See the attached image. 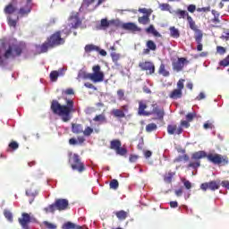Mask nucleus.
<instances>
[{"label": "nucleus", "instance_id": "1", "mask_svg": "<svg viewBox=\"0 0 229 229\" xmlns=\"http://www.w3.org/2000/svg\"><path fill=\"white\" fill-rule=\"evenodd\" d=\"M208 158L209 162L215 164V165H228L229 159L228 156H223L217 153H209L207 154L204 150H199L191 154V161L188 164V169H198L201 167V159Z\"/></svg>", "mask_w": 229, "mask_h": 229}, {"label": "nucleus", "instance_id": "2", "mask_svg": "<svg viewBox=\"0 0 229 229\" xmlns=\"http://www.w3.org/2000/svg\"><path fill=\"white\" fill-rule=\"evenodd\" d=\"M65 105L60 104L58 100L54 99L51 101L50 110L54 115L61 117L63 123H69L72 119V114L76 112L74 108V100L71 98H64Z\"/></svg>", "mask_w": 229, "mask_h": 229}, {"label": "nucleus", "instance_id": "3", "mask_svg": "<svg viewBox=\"0 0 229 229\" xmlns=\"http://www.w3.org/2000/svg\"><path fill=\"white\" fill-rule=\"evenodd\" d=\"M62 33H64V30H57L48 37L42 45L37 46L38 53H47L49 49H55V47L64 46L65 44V38H62Z\"/></svg>", "mask_w": 229, "mask_h": 229}, {"label": "nucleus", "instance_id": "4", "mask_svg": "<svg viewBox=\"0 0 229 229\" xmlns=\"http://www.w3.org/2000/svg\"><path fill=\"white\" fill-rule=\"evenodd\" d=\"M69 164L73 171H78V173H83L85 171V164L81 162L80 155L70 153L69 155Z\"/></svg>", "mask_w": 229, "mask_h": 229}, {"label": "nucleus", "instance_id": "5", "mask_svg": "<svg viewBox=\"0 0 229 229\" xmlns=\"http://www.w3.org/2000/svg\"><path fill=\"white\" fill-rule=\"evenodd\" d=\"M92 73H89L88 78L93 83H101L105 81V72L101 71V66L99 64L94 65L92 67Z\"/></svg>", "mask_w": 229, "mask_h": 229}, {"label": "nucleus", "instance_id": "6", "mask_svg": "<svg viewBox=\"0 0 229 229\" xmlns=\"http://www.w3.org/2000/svg\"><path fill=\"white\" fill-rule=\"evenodd\" d=\"M21 55H22V47L20 45L10 44L5 49L4 58L8 60V58H16V56H21Z\"/></svg>", "mask_w": 229, "mask_h": 229}, {"label": "nucleus", "instance_id": "7", "mask_svg": "<svg viewBox=\"0 0 229 229\" xmlns=\"http://www.w3.org/2000/svg\"><path fill=\"white\" fill-rule=\"evenodd\" d=\"M183 83H185V79H180L177 81V88L173 89L168 95L170 99L176 100L183 98V89H185V85Z\"/></svg>", "mask_w": 229, "mask_h": 229}, {"label": "nucleus", "instance_id": "8", "mask_svg": "<svg viewBox=\"0 0 229 229\" xmlns=\"http://www.w3.org/2000/svg\"><path fill=\"white\" fill-rule=\"evenodd\" d=\"M69 208V200L67 199H57L54 204L48 206L49 212L54 213L55 210L62 212Z\"/></svg>", "mask_w": 229, "mask_h": 229}, {"label": "nucleus", "instance_id": "9", "mask_svg": "<svg viewBox=\"0 0 229 229\" xmlns=\"http://www.w3.org/2000/svg\"><path fill=\"white\" fill-rule=\"evenodd\" d=\"M175 15L178 17V19H187V22L191 30H194L198 28V25H196V21H194L192 16L189 15V12L178 9L177 11H175Z\"/></svg>", "mask_w": 229, "mask_h": 229}, {"label": "nucleus", "instance_id": "10", "mask_svg": "<svg viewBox=\"0 0 229 229\" xmlns=\"http://www.w3.org/2000/svg\"><path fill=\"white\" fill-rule=\"evenodd\" d=\"M138 67L140 69V71L146 72L147 76H151L152 74H155V64H153V62L151 61L140 62Z\"/></svg>", "mask_w": 229, "mask_h": 229}, {"label": "nucleus", "instance_id": "11", "mask_svg": "<svg viewBox=\"0 0 229 229\" xmlns=\"http://www.w3.org/2000/svg\"><path fill=\"white\" fill-rule=\"evenodd\" d=\"M123 143L119 140H113L110 141V149L115 151L116 155H120V157H124V155L128 154V149L123 148Z\"/></svg>", "mask_w": 229, "mask_h": 229}, {"label": "nucleus", "instance_id": "12", "mask_svg": "<svg viewBox=\"0 0 229 229\" xmlns=\"http://www.w3.org/2000/svg\"><path fill=\"white\" fill-rule=\"evenodd\" d=\"M190 62L185 57H179L177 60L173 61L172 67L176 72L183 71L185 65H189Z\"/></svg>", "mask_w": 229, "mask_h": 229}, {"label": "nucleus", "instance_id": "13", "mask_svg": "<svg viewBox=\"0 0 229 229\" xmlns=\"http://www.w3.org/2000/svg\"><path fill=\"white\" fill-rule=\"evenodd\" d=\"M33 221H36L35 218L31 217L28 213H22L21 217L18 218L22 229H31L30 228V223H33Z\"/></svg>", "mask_w": 229, "mask_h": 229}, {"label": "nucleus", "instance_id": "14", "mask_svg": "<svg viewBox=\"0 0 229 229\" xmlns=\"http://www.w3.org/2000/svg\"><path fill=\"white\" fill-rule=\"evenodd\" d=\"M152 111L149 112L150 115H155L156 119L162 121L164 119V115H165L164 108H160L157 104H152Z\"/></svg>", "mask_w": 229, "mask_h": 229}, {"label": "nucleus", "instance_id": "15", "mask_svg": "<svg viewBox=\"0 0 229 229\" xmlns=\"http://www.w3.org/2000/svg\"><path fill=\"white\" fill-rule=\"evenodd\" d=\"M193 31L195 32V42L197 45V51H203V44H201L203 40V32L199 29H193Z\"/></svg>", "mask_w": 229, "mask_h": 229}, {"label": "nucleus", "instance_id": "16", "mask_svg": "<svg viewBox=\"0 0 229 229\" xmlns=\"http://www.w3.org/2000/svg\"><path fill=\"white\" fill-rule=\"evenodd\" d=\"M221 187L217 181H210L209 182H204L200 185L201 191H207L208 189L209 191H217Z\"/></svg>", "mask_w": 229, "mask_h": 229}, {"label": "nucleus", "instance_id": "17", "mask_svg": "<svg viewBox=\"0 0 229 229\" xmlns=\"http://www.w3.org/2000/svg\"><path fill=\"white\" fill-rule=\"evenodd\" d=\"M122 29L125 30L126 31H131V33H140V31H142V29L133 22L123 23L122 25Z\"/></svg>", "mask_w": 229, "mask_h": 229}, {"label": "nucleus", "instance_id": "18", "mask_svg": "<svg viewBox=\"0 0 229 229\" xmlns=\"http://www.w3.org/2000/svg\"><path fill=\"white\" fill-rule=\"evenodd\" d=\"M33 0H27V3L24 6L21 7L18 13L21 17H28L31 13V2Z\"/></svg>", "mask_w": 229, "mask_h": 229}, {"label": "nucleus", "instance_id": "19", "mask_svg": "<svg viewBox=\"0 0 229 229\" xmlns=\"http://www.w3.org/2000/svg\"><path fill=\"white\" fill-rule=\"evenodd\" d=\"M167 133L168 135H182V133H183V129L178 127L177 124H169L167 126Z\"/></svg>", "mask_w": 229, "mask_h": 229}, {"label": "nucleus", "instance_id": "20", "mask_svg": "<svg viewBox=\"0 0 229 229\" xmlns=\"http://www.w3.org/2000/svg\"><path fill=\"white\" fill-rule=\"evenodd\" d=\"M147 108H148V105H146L144 102H140V103H139V111H138V114H139L140 115H145V116H149V115H151V113L145 111Z\"/></svg>", "mask_w": 229, "mask_h": 229}, {"label": "nucleus", "instance_id": "21", "mask_svg": "<svg viewBox=\"0 0 229 229\" xmlns=\"http://www.w3.org/2000/svg\"><path fill=\"white\" fill-rule=\"evenodd\" d=\"M37 194H38V191H37V188L35 187L29 188L26 191V196H28L29 198H32V199L30 200V204L33 203V199H35V198L37 197Z\"/></svg>", "mask_w": 229, "mask_h": 229}, {"label": "nucleus", "instance_id": "22", "mask_svg": "<svg viewBox=\"0 0 229 229\" xmlns=\"http://www.w3.org/2000/svg\"><path fill=\"white\" fill-rule=\"evenodd\" d=\"M72 131L76 135H80V133H83V125L80 123H72Z\"/></svg>", "mask_w": 229, "mask_h": 229}, {"label": "nucleus", "instance_id": "23", "mask_svg": "<svg viewBox=\"0 0 229 229\" xmlns=\"http://www.w3.org/2000/svg\"><path fill=\"white\" fill-rule=\"evenodd\" d=\"M129 213L124 210H120L114 212V216H116L119 221H124L128 217Z\"/></svg>", "mask_w": 229, "mask_h": 229}, {"label": "nucleus", "instance_id": "24", "mask_svg": "<svg viewBox=\"0 0 229 229\" xmlns=\"http://www.w3.org/2000/svg\"><path fill=\"white\" fill-rule=\"evenodd\" d=\"M146 33H152L154 37H162V34L155 29L154 25H149L145 29Z\"/></svg>", "mask_w": 229, "mask_h": 229}, {"label": "nucleus", "instance_id": "25", "mask_svg": "<svg viewBox=\"0 0 229 229\" xmlns=\"http://www.w3.org/2000/svg\"><path fill=\"white\" fill-rule=\"evenodd\" d=\"M111 114L114 115V117H117L119 119H123V117H126V114H124V111L122 109H113Z\"/></svg>", "mask_w": 229, "mask_h": 229}, {"label": "nucleus", "instance_id": "26", "mask_svg": "<svg viewBox=\"0 0 229 229\" xmlns=\"http://www.w3.org/2000/svg\"><path fill=\"white\" fill-rule=\"evenodd\" d=\"M158 74L164 76L165 78H167L170 76L171 73L165 69V64H161L158 68Z\"/></svg>", "mask_w": 229, "mask_h": 229}, {"label": "nucleus", "instance_id": "27", "mask_svg": "<svg viewBox=\"0 0 229 229\" xmlns=\"http://www.w3.org/2000/svg\"><path fill=\"white\" fill-rule=\"evenodd\" d=\"M16 10L17 9L13 6V4H9L4 7V12L6 15H12V13H15Z\"/></svg>", "mask_w": 229, "mask_h": 229}, {"label": "nucleus", "instance_id": "28", "mask_svg": "<svg viewBox=\"0 0 229 229\" xmlns=\"http://www.w3.org/2000/svg\"><path fill=\"white\" fill-rule=\"evenodd\" d=\"M191 160V157H189V155L184 154L182 156H179L174 159V164H178L180 162H189Z\"/></svg>", "mask_w": 229, "mask_h": 229}, {"label": "nucleus", "instance_id": "29", "mask_svg": "<svg viewBox=\"0 0 229 229\" xmlns=\"http://www.w3.org/2000/svg\"><path fill=\"white\" fill-rule=\"evenodd\" d=\"M138 22L140 24H143V26H147V24H149V22H151V20L149 19L148 15H143L138 18Z\"/></svg>", "mask_w": 229, "mask_h": 229}, {"label": "nucleus", "instance_id": "30", "mask_svg": "<svg viewBox=\"0 0 229 229\" xmlns=\"http://www.w3.org/2000/svg\"><path fill=\"white\" fill-rule=\"evenodd\" d=\"M169 31L173 38H180V30L176 27H170Z\"/></svg>", "mask_w": 229, "mask_h": 229}, {"label": "nucleus", "instance_id": "31", "mask_svg": "<svg viewBox=\"0 0 229 229\" xmlns=\"http://www.w3.org/2000/svg\"><path fill=\"white\" fill-rule=\"evenodd\" d=\"M176 174V172H168L165 176H164V182L165 183H172L173 182V178Z\"/></svg>", "mask_w": 229, "mask_h": 229}, {"label": "nucleus", "instance_id": "32", "mask_svg": "<svg viewBox=\"0 0 229 229\" xmlns=\"http://www.w3.org/2000/svg\"><path fill=\"white\" fill-rule=\"evenodd\" d=\"M85 53H92V51H99V47L96 45H86L84 47Z\"/></svg>", "mask_w": 229, "mask_h": 229}, {"label": "nucleus", "instance_id": "33", "mask_svg": "<svg viewBox=\"0 0 229 229\" xmlns=\"http://www.w3.org/2000/svg\"><path fill=\"white\" fill-rule=\"evenodd\" d=\"M95 123H106V116L105 114H98L93 118Z\"/></svg>", "mask_w": 229, "mask_h": 229}, {"label": "nucleus", "instance_id": "34", "mask_svg": "<svg viewBox=\"0 0 229 229\" xmlns=\"http://www.w3.org/2000/svg\"><path fill=\"white\" fill-rule=\"evenodd\" d=\"M157 123H148L146 126V131L147 133H151V131H155V130H157Z\"/></svg>", "mask_w": 229, "mask_h": 229}, {"label": "nucleus", "instance_id": "35", "mask_svg": "<svg viewBox=\"0 0 229 229\" xmlns=\"http://www.w3.org/2000/svg\"><path fill=\"white\" fill-rule=\"evenodd\" d=\"M110 189H114V191H117L119 189V181L117 179H113L109 183Z\"/></svg>", "mask_w": 229, "mask_h": 229}, {"label": "nucleus", "instance_id": "36", "mask_svg": "<svg viewBox=\"0 0 229 229\" xmlns=\"http://www.w3.org/2000/svg\"><path fill=\"white\" fill-rule=\"evenodd\" d=\"M76 224L72 222H66L62 225V229H75Z\"/></svg>", "mask_w": 229, "mask_h": 229}, {"label": "nucleus", "instance_id": "37", "mask_svg": "<svg viewBox=\"0 0 229 229\" xmlns=\"http://www.w3.org/2000/svg\"><path fill=\"white\" fill-rule=\"evenodd\" d=\"M146 46L150 51H157V44H155L153 40H148Z\"/></svg>", "mask_w": 229, "mask_h": 229}, {"label": "nucleus", "instance_id": "38", "mask_svg": "<svg viewBox=\"0 0 229 229\" xmlns=\"http://www.w3.org/2000/svg\"><path fill=\"white\" fill-rule=\"evenodd\" d=\"M82 133L85 137H90V135H92V133H94V129L88 126L85 128V130L82 131Z\"/></svg>", "mask_w": 229, "mask_h": 229}, {"label": "nucleus", "instance_id": "39", "mask_svg": "<svg viewBox=\"0 0 229 229\" xmlns=\"http://www.w3.org/2000/svg\"><path fill=\"white\" fill-rule=\"evenodd\" d=\"M58 76H60V73L57 71H52L50 72L51 81H56L58 80Z\"/></svg>", "mask_w": 229, "mask_h": 229}, {"label": "nucleus", "instance_id": "40", "mask_svg": "<svg viewBox=\"0 0 229 229\" xmlns=\"http://www.w3.org/2000/svg\"><path fill=\"white\" fill-rule=\"evenodd\" d=\"M7 22L11 28H16L17 27V20L12 19V16L7 17Z\"/></svg>", "mask_w": 229, "mask_h": 229}, {"label": "nucleus", "instance_id": "41", "mask_svg": "<svg viewBox=\"0 0 229 229\" xmlns=\"http://www.w3.org/2000/svg\"><path fill=\"white\" fill-rule=\"evenodd\" d=\"M111 58L114 62V64H116L117 62H119V60H121V55L117 54L115 52L111 53Z\"/></svg>", "mask_w": 229, "mask_h": 229}, {"label": "nucleus", "instance_id": "42", "mask_svg": "<svg viewBox=\"0 0 229 229\" xmlns=\"http://www.w3.org/2000/svg\"><path fill=\"white\" fill-rule=\"evenodd\" d=\"M4 215L5 219L10 221V223H12L13 221V215H12V212L5 210L4 212Z\"/></svg>", "mask_w": 229, "mask_h": 229}, {"label": "nucleus", "instance_id": "43", "mask_svg": "<svg viewBox=\"0 0 229 229\" xmlns=\"http://www.w3.org/2000/svg\"><path fill=\"white\" fill-rule=\"evenodd\" d=\"M219 65L221 67H228V65H229V55L225 59H223L222 61L219 62Z\"/></svg>", "mask_w": 229, "mask_h": 229}, {"label": "nucleus", "instance_id": "44", "mask_svg": "<svg viewBox=\"0 0 229 229\" xmlns=\"http://www.w3.org/2000/svg\"><path fill=\"white\" fill-rule=\"evenodd\" d=\"M159 8L162 12H169L171 5H169V4H160Z\"/></svg>", "mask_w": 229, "mask_h": 229}, {"label": "nucleus", "instance_id": "45", "mask_svg": "<svg viewBox=\"0 0 229 229\" xmlns=\"http://www.w3.org/2000/svg\"><path fill=\"white\" fill-rule=\"evenodd\" d=\"M117 97L119 101H124V99H126V98H124V89H118Z\"/></svg>", "mask_w": 229, "mask_h": 229}, {"label": "nucleus", "instance_id": "46", "mask_svg": "<svg viewBox=\"0 0 229 229\" xmlns=\"http://www.w3.org/2000/svg\"><path fill=\"white\" fill-rule=\"evenodd\" d=\"M78 80H89V73L85 72H80L78 73Z\"/></svg>", "mask_w": 229, "mask_h": 229}, {"label": "nucleus", "instance_id": "47", "mask_svg": "<svg viewBox=\"0 0 229 229\" xmlns=\"http://www.w3.org/2000/svg\"><path fill=\"white\" fill-rule=\"evenodd\" d=\"M44 226H46V228L47 229H56V225L49 223L47 221H44L43 222Z\"/></svg>", "mask_w": 229, "mask_h": 229}, {"label": "nucleus", "instance_id": "48", "mask_svg": "<svg viewBox=\"0 0 229 229\" xmlns=\"http://www.w3.org/2000/svg\"><path fill=\"white\" fill-rule=\"evenodd\" d=\"M108 26H110V22H108V20L102 19L100 21V28H103L105 30L106 28H108Z\"/></svg>", "mask_w": 229, "mask_h": 229}, {"label": "nucleus", "instance_id": "49", "mask_svg": "<svg viewBox=\"0 0 229 229\" xmlns=\"http://www.w3.org/2000/svg\"><path fill=\"white\" fill-rule=\"evenodd\" d=\"M138 12H140V13H145L146 15H148V16H150L151 15V13L153 12V11H151V9H146V8H140L139 10H138Z\"/></svg>", "mask_w": 229, "mask_h": 229}, {"label": "nucleus", "instance_id": "50", "mask_svg": "<svg viewBox=\"0 0 229 229\" xmlns=\"http://www.w3.org/2000/svg\"><path fill=\"white\" fill-rule=\"evenodd\" d=\"M182 182H183L185 189H187L188 191L192 189V183L190 182V181L183 179Z\"/></svg>", "mask_w": 229, "mask_h": 229}, {"label": "nucleus", "instance_id": "51", "mask_svg": "<svg viewBox=\"0 0 229 229\" xmlns=\"http://www.w3.org/2000/svg\"><path fill=\"white\" fill-rule=\"evenodd\" d=\"M9 148L11 149H13V151H15V149H19V143H17V141H12L10 144H9Z\"/></svg>", "mask_w": 229, "mask_h": 229}, {"label": "nucleus", "instance_id": "52", "mask_svg": "<svg viewBox=\"0 0 229 229\" xmlns=\"http://www.w3.org/2000/svg\"><path fill=\"white\" fill-rule=\"evenodd\" d=\"M191 126V123L185 120L181 121V124L179 128H189Z\"/></svg>", "mask_w": 229, "mask_h": 229}, {"label": "nucleus", "instance_id": "53", "mask_svg": "<svg viewBox=\"0 0 229 229\" xmlns=\"http://www.w3.org/2000/svg\"><path fill=\"white\" fill-rule=\"evenodd\" d=\"M216 51L219 55H225L226 48H225V47H216Z\"/></svg>", "mask_w": 229, "mask_h": 229}, {"label": "nucleus", "instance_id": "54", "mask_svg": "<svg viewBox=\"0 0 229 229\" xmlns=\"http://www.w3.org/2000/svg\"><path fill=\"white\" fill-rule=\"evenodd\" d=\"M203 128L204 130H212V128H214V124H212V123H206L203 124Z\"/></svg>", "mask_w": 229, "mask_h": 229}, {"label": "nucleus", "instance_id": "55", "mask_svg": "<svg viewBox=\"0 0 229 229\" xmlns=\"http://www.w3.org/2000/svg\"><path fill=\"white\" fill-rule=\"evenodd\" d=\"M188 12H190V13H194V12H196V5L195 4H190L187 7Z\"/></svg>", "mask_w": 229, "mask_h": 229}, {"label": "nucleus", "instance_id": "56", "mask_svg": "<svg viewBox=\"0 0 229 229\" xmlns=\"http://www.w3.org/2000/svg\"><path fill=\"white\" fill-rule=\"evenodd\" d=\"M80 26H81V21L80 20H76V21L72 25V27L74 30H78V28H80Z\"/></svg>", "mask_w": 229, "mask_h": 229}, {"label": "nucleus", "instance_id": "57", "mask_svg": "<svg viewBox=\"0 0 229 229\" xmlns=\"http://www.w3.org/2000/svg\"><path fill=\"white\" fill-rule=\"evenodd\" d=\"M130 162L135 163L139 160V156L131 155L129 157Z\"/></svg>", "mask_w": 229, "mask_h": 229}, {"label": "nucleus", "instance_id": "58", "mask_svg": "<svg viewBox=\"0 0 229 229\" xmlns=\"http://www.w3.org/2000/svg\"><path fill=\"white\" fill-rule=\"evenodd\" d=\"M197 12H204V13L210 12V6L197 8Z\"/></svg>", "mask_w": 229, "mask_h": 229}, {"label": "nucleus", "instance_id": "59", "mask_svg": "<svg viewBox=\"0 0 229 229\" xmlns=\"http://www.w3.org/2000/svg\"><path fill=\"white\" fill-rule=\"evenodd\" d=\"M64 94H66L67 96H72V95H74V89H67L64 91Z\"/></svg>", "mask_w": 229, "mask_h": 229}, {"label": "nucleus", "instance_id": "60", "mask_svg": "<svg viewBox=\"0 0 229 229\" xmlns=\"http://www.w3.org/2000/svg\"><path fill=\"white\" fill-rule=\"evenodd\" d=\"M186 119L189 123H191V121H192L194 119V114L192 113H189L187 115H186Z\"/></svg>", "mask_w": 229, "mask_h": 229}, {"label": "nucleus", "instance_id": "61", "mask_svg": "<svg viewBox=\"0 0 229 229\" xmlns=\"http://www.w3.org/2000/svg\"><path fill=\"white\" fill-rule=\"evenodd\" d=\"M69 144H70L71 146H76V144H78V140H77L76 139H74V138H71V139L69 140Z\"/></svg>", "mask_w": 229, "mask_h": 229}, {"label": "nucleus", "instance_id": "62", "mask_svg": "<svg viewBox=\"0 0 229 229\" xmlns=\"http://www.w3.org/2000/svg\"><path fill=\"white\" fill-rule=\"evenodd\" d=\"M211 22H213V24H219V22H221V21L219 20V16H216L211 20Z\"/></svg>", "mask_w": 229, "mask_h": 229}, {"label": "nucleus", "instance_id": "63", "mask_svg": "<svg viewBox=\"0 0 229 229\" xmlns=\"http://www.w3.org/2000/svg\"><path fill=\"white\" fill-rule=\"evenodd\" d=\"M197 101H201V99H205V93L200 92L199 96L196 98Z\"/></svg>", "mask_w": 229, "mask_h": 229}, {"label": "nucleus", "instance_id": "64", "mask_svg": "<svg viewBox=\"0 0 229 229\" xmlns=\"http://www.w3.org/2000/svg\"><path fill=\"white\" fill-rule=\"evenodd\" d=\"M221 185L229 191V181H223Z\"/></svg>", "mask_w": 229, "mask_h": 229}]
</instances>
